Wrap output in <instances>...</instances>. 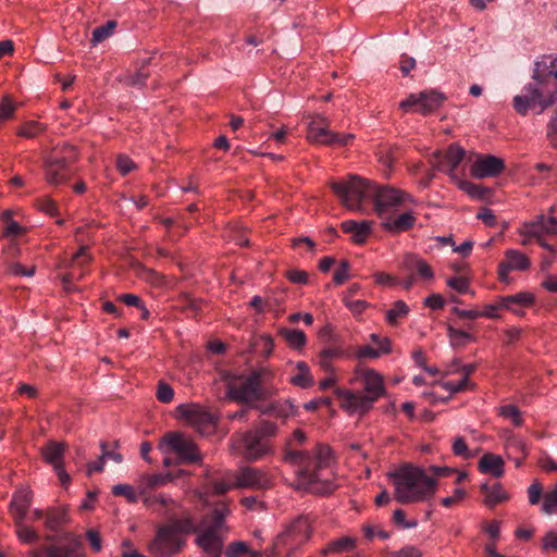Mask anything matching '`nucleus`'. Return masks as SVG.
Here are the masks:
<instances>
[{
	"label": "nucleus",
	"instance_id": "obj_1",
	"mask_svg": "<svg viewBox=\"0 0 557 557\" xmlns=\"http://www.w3.org/2000/svg\"><path fill=\"white\" fill-rule=\"evenodd\" d=\"M285 460L299 467L297 471V488L314 494H329L336 485L331 470V450L319 445L312 454L304 450H288Z\"/></svg>",
	"mask_w": 557,
	"mask_h": 557
},
{
	"label": "nucleus",
	"instance_id": "obj_2",
	"mask_svg": "<svg viewBox=\"0 0 557 557\" xmlns=\"http://www.w3.org/2000/svg\"><path fill=\"white\" fill-rule=\"evenodd\" d=\"M532 79L512 101L515 110L521 115L536 107L541 113L557 101V57L544 55L535 61Z\"/></svg>",
	"mask_w": 557,
	"mask_h": 557
},
{
	"label": "nucleus",
	"instance_id": "obj_3",
	"mask_svg": "<svg viewBox=\"0 0 557 557\" xmlns=\"http://www.w3.org/2000/svg\"><path fill=\"white\" fill-rule=\"evenodd\" d=\"M350 384H359L362 391L337 388L335 394L341 408L350 416H363L386 395L384 376L374 368L358 363L354 368Z\"/></svg>",
	"mask_w": 557,
	"mask_h": 557
},
{
	"label": "nucleus",
	"instance_id": "obj_4",
	"mask_svg": "<svg viewBox=\"0 0 557 557\" xmlns=\"http://www.w3.org/2000/svg\"><path fill=\"white\" fill-rule=\"evenodd\" d=\"M395 499L404 505L424 503L433 498L437 480L424 468L406 465L389 474Z\"/></svg>",
	"mask_w": 557,
	"mask_h": 557
},
{
	"label": "nucleus",
	"instance_id": "obj_5",
	"mask_svg": "<svg viewBox=\"0 0 557 557\" xmlns=\"http://www.w3.org/2000/svg\"><path fill=\"white\" fill-rule=\"evenodd\" d=\"M274 372L262 367L248 375L234 377L227 383V396L236 401L252 403L265 399L277 392L273 384Z\"/></svg>",
	"mask_w": 557,
	"mask_h": 557
},
{
	"label": "nucleus",
	"instance_id": "obj_6",
	"mask_svg": "<svg viewBox=\"0 0 557 557\" xmlns=\"http://www.w3.org/2000/svg\"><path fill=\"white\" fill-rule=\"evenodd\" d=\"M231 515V509L225 502L215 504L211 513L205 516L199 524H196V544L202 550L201 557H221L224 539L221 532L226 531L225 519Z\"/></svg>",
	"mask_w": 557,
	"mask_h": 557
},
{
	"label": "nucleus",
	"instance_id": "obj_7",
	"mask_svg": "<svg viewBox=\"0 0 557 557\" xmlns=\"http://www.w3.org/2000/svg\"><path fill=\"white\" fill-rule=\"evenodd\" d=\"M196 531V523L190 517L175 519L160 527L156 537L148 544V552L153 557H171L185 545V536Z\"/></svg>",
	"mask_w": 557,
	"mask_h": 557
},
{
	"label": "nucleus",
	"instance_id": "obj_8",
	"mask_svg": "<svg viewBox=\"0 0 557 557\" xmlns=\"http://www.w3.org/2000/svg\"><path fill=\"white\" fill-rule=\"evenodd\" d=\"M311 535V522L308 517L294 519L276 536L269 557H290L293 552L305 543Z\"/></svg>",
	"mask_w": 557,
	"mask_h": 557
},
{
	"label": "nucleus",
	"instance_id": "obj_9",
	"mask_svg": "<svg viewBox=\"0 0 557 557\" xmlns=\"http://www.w3.org/2000/svg\"><path fill=\"white\" fill-rule=\"evenodd\" d=\"M275 423L261 421L255 430H251L240 436V455L248 460L255 461L272 453L269 437L276 434Z\"/></svg>",
	"mask_w": 557,
	"mask_h": 557
},
{
	"label": "nucleus",
	"instance_id": "obj_10",
	"mask_svg": "<svg viewBox=\"0 0 557 557\" xmlns=\"http://www.w3.org/2000/svg\"><path fill=\"white\" fill-rule=\"evenodd\" d=\"M331 187L342 205L351 211H362L363 201L372 198L374 193V184L356 175L344 182H334Z\"/></svg>",
	"mask_w": 557,
	"mask_h": 557
},
{
	"label": "nucleus",
	"instance_id": "obj_11",
	"mask_svg": "<svg viewBox=\"0 0 557 557\" xmlns=\"http://www.w3.org/2000/svg\"><path fill=\"white\" fill-rule=\"evenodd\" d=\"M77 159L76 148L72 145H60L45 159V177L51 185L64 183L70 176V165Z\"/></svg>",
	"mask_w": 557,
	"mask_h": 557
},
{
	"label": "nucleus",
	"instance_id": "obj_12",
	"mask_svg": "<svg viewBox=\"0 0 557 557\" xmlns=\"http://www.w3.org/2000/svg\"><path fill=\"white\" fill-rule=\"evenodd\" d=\"M163 455L173 454L177 463H194L201 460V455L194 441L178 432L168 433L159 444Z\"/></svg>",
	"mask_w": 557,
	"mask_h": 557
},
{
	"label": "nucleus",
	"instance_id": "obj_13",
	"mask_svg": "<svg viewBox=\"0 0 557 557\" xmlns=\"http://www.w3.org/2000/svg\"><path fill=\"white\" fill-rule=\"evenodd\" d=\"M372 198L375 212L381 220L400 208H406L407 205L416 203L410 194L389 186L379 187L374 185Z\"/></svg>",
	"mask_w": 557,
	"mask_h": 557
},
{
	"label": "nucleus",
	"instance_id": "obj_14",
	"mask_svg": "<svg viewBox=\"0 0 557 557\" xmlns=\"http://www.w3.org/2000/svg\"><path fill=\"white\" fill-rule=\"evenodd\" d=\"M352 138V134L331 132L327 119L320 114L315 115L308 125L307 139L312 144L346 146Z\"/></svg>",
	"mask_w": 557,
	"mask_h": 557
},
{
	"label": "nucleus",
	"instance_id": "obj_15",
	"mask_svg": "<svg viewBox=\"0 0 557 557\" xmlns=\"http://www.w3.org/2000/svg\"><path fill=\"white\" fill-rule=\"evenodd\" d=\"M176 412L178 418L184 419L201 434H208L215 428L214 417L197 404H181L176 407Z\"/></svg>",
	"mask_w": 557,
	"mask_h": 557
},
{
	"label": "nucleus",
	"instance_id": "obj_16",
	"mask_svg": "<svg viewBox=\"0 0 557 557\" xmlns=\"http://www.w3.org/2000/svg\"><path fill=\"white\" fill-rule=\"evenodd\" d=\"M530 268L531 260L525 253L513 248L507 249L504 252L503 261H500V263L498 264V278L500 282L509 284L511 282L509 276L510 272H524L528 271Z\"/></svg>",
	"mask_w": 557,
	"mask_h": 557
},
{
	"label": "nucleus",
	"instance_id": "obj_17",
	"mask_svg": "<svg viewBox=\"0 0 557 557\" xmlns=\"http://www.w3.org/2000/svg\"><path fill=\"white\" fill-rule=\"evenodd\" d=\"M443 102L441 94L435 91H422L419 94H411L405 100L399 103V108L404 112H410L413 110L422 114H429L437 109Z\"/></svg>",
	"mask_w": 557,
	"mask_h": 557
},
{
	"label": "nucleus",
	"instance_id": "obj_18",
	"mask_svg": "<svg viewBox=\"0 0 557 557\" xmlns=\"http://www.w3.org/2000/svg\"><path fill=\"white\" fill-rule=\"evenodd\" d=\"M369 338L375 347L370 344L360 345L352 354V357L357 359L359 363L367 360H376L382 356L392 352V342L387 336H381L376 333H372Z\"/></svg>",
	"mask_w": 557,
	"mask_h": 557
},
{
	"label": "nucleus",
	"instance_id": "obj_19",
	"mask_svg": "<svg viewBox=\"0 0 557 557\" xmlns=\"http://www.w3.org/2000/svg\"><path fill=\"white\" fill-rule=\"evenodd\" d=\"M505 170L503 159L495 156L479 154L473 160L470 173L475 178L496 177Z\"/></svg>",
	"mask_w": 557,
	"mask_h": 557
},
{
	"label": "nucleus",
	"instance_id": "obj_20",
	"mask_svg": "<svg viewBox=\"0 0 557 557\" xmlns=\"http://www.w3.org/2000/svg\"><path fill=\"white\" fill-rule=\"evenodd\" d=\"M271 484L272 479L267 472L250 467L240 469L235 479V486L238 488L263 490Z\"/></svg>",
	"mask_w": 557,
	"mask_h": 557
},
{
	"label": "nucleus",
	"instance_id": "obj_21",
	"mask_svg": "<svg viewBox=\"0 0 557 557\" xmlns=\"http://www.w3.org/2000/svg\"><path fill=\"white\" fill-rule=\"evenodd\" d=\"M466 151L463 148L451 145L445 153H435V166L437 170L447 173L453 180H458L456 170L465 159Z\"/></svg>",
	"mask_w": 557,
	"mask_h": 557
},
{
	"label": "nucleus",
	"instance_id": "obj_22",
	"mask_svg": "<svg viewBox=\"0 0 557 557\" xmlns=\"http://www.w3.org/2000/svg\"><path fill=\"white\" fill-rule=\"evenodd\" d=\"M33 496V491L28 486H21L14 492L9 507L14 522L27 520V512L29 511Z\"/></svg>",
	"mask_w": 557,
	"mask_h": 557
},
{
	"label": "nucleus",
	"instance_id": "obj_23",
	"mask_svg": "<svg viewBox=\"0 0 557 557\" xmlns=\"http://www.w3.org/2000/svg\"><path fill=\"white\" fill-rule=\"evenodd\" d=\"M30 520H44V525L48 531H57L67 522V512L65 508L52 507L46 511L39 508L32 510Z\"/></svg>",
	"mask_w": 557,
	"mask_h": 557
},
{
	"label": "nucleus",
	"instance_id": "obj_24",
	"mask_svg": "<svg viewBox=\"0 0 557 557\" xmlns=\"http://www.w3.org/2000/svg\"><path fill=\"white\" fill-rule=\"evenodd\" d=\"M414 212L406 209L401 214L394 215L391 213L381 220L382 227L392 234H400L410 230L416 223Z\"/></svg>",
	"mask_w": 557,
	"mask_h": 557
},
{
	"label": "nucleus",
	"instance_id": "obj_25",
	"mask_svg": "<svg viewBox=\"0 0 557 557\" xmlns=\"http://www.w3.org/2000/svg\"><path fill=\"white\" fill-rule=\"evenodd\" d=\"M373 223L368 220L355 221L348 220L342 223V230L351 235L356 244H363L371 234Z\"/></svg>",
	"mask_w": 557,
	"mask_h": 557
},
{
	"label": "nucleus",
	"instance_id": "obj_26",
	"mask_svg": "<svg viewBox=\"0 0 557 557\" xmlns=\"http://www.w3.org/2000/svg\"><path fill=\"white\" fill-rule=\"evenodd\" d=\"M401 269L408 272H416L423 280H432L434 277V273L426 261L413 253H407L404 257Z\"/></svg>",
	"mask_w": 557,
	"mask_h": 557
},
{
	"label": "nucleus",
	"instance_id": "obj_27",
	"mask_svg": "<svg viewBox=\"0 0 557 557\" xmlns=\"http://www.w3.org/2000/svg\"><path fill=\"white\" fill-rule=\"evenodd\" d=\"M535 297L530 292H519L515 295L500 297V306H505V309L521 315L522 311L518 308L530 307L534 304Z\"/></svg>",
	"mask_w": 557,
	"mask_h": 557
},
{
	"label": "nucleus",
	"instance_id": "obj_28",
	"mask_svg": "<svg viewBox=\"0 0 557 557\" xmlns=\"http://www.w3.org/2000/svg\"><path fill=\"white\" fill-rule=\"evenodd\" d=\"M346 352L341 346H327L324 347L317 357V363L319 367L330 373H335V367L333 360L345 357Z\"/></svg>",
	"mask_w": 557,
	"mask_h": 557
},
{
	"label": "nucleus",
	"instance_id": "obj_29",
	"mask_svg": "<svg viewBox=\"0 0 557 557\" xmlns=\"http://www.w3.org/2000/svg\"><path fill=\"white\" fill-rule=\"evenodd\" d=\"M41 455L45 461L53 467V469L64 465L65 444L62 442L49 441L41 447Z\"/></svg>",
	"mask_w": 557,
	"mask_h": 557
},
{
	"label": "nucleus",
	"instance_id": "obj_30",
	"mask_svg": "<svg viewBox=\"0 0 557 557\" xmlns=\"http://www.w3.org/2000/svg\"><path fill=\"white\" fill-rule=\"evenodd\" d=\"M504 459L492 453L484 454L479 461V470L495 478H500L504 474Z\"/></svg>",
	"mask_w": 557,
	"mask_h": 557
},
{
	"label": "nucleus",
	"instance_id": "obj_31",
	"mask_svg": "<svg viewBox=\"0 0 557 557\" xmlns=\"http://www.w3.org/2000/svg\"><path fill=\"white\" fill-rule=\"evenodd\" d=\"M82 544L77 539H73L64 547H49L35 557H82Z\"/></svg>",
	"mask_w": 557,
	"mask_h": 557
},
{
	"label": "nucleus",
	"instance_id": "obj_32",
	"mask_svg": "<svg viewBox=\"0 0 557 557\" xmlns=\"http://www.w3.org/2000/svg\"><path fill=\"white\" fill-rule=\"evenodd\" d=\"M290 383L300 388H309L314 384L310 368L305 361L296 363Z\"/></svg>",
	"mask_w": 557,
	"mask_h": 557
},
{
	"label": "nucleus",
	"instance_id": "obj_33",
	"mask_svg": "<svg viewBox=\"0 0 557 557\" xmlns=\"http://www.w3.org/2000/svg\"><path fill=\"white\" fill-rule=\"evenodd\" d=\"M545 216L539 215L533 221H527L521 224L518 228V234L523 237H534L540 238L544 234H547V228H544Z\"/></svg>",
	"mask_w": 557,
	"mask_h": 557
},
{
	"label": "nucleus",
	"instance_id": "obj_34",
	"mask_svg": "<svg viewBox=\"0 0 557 557\" xmlns=\"http://www.w3.org/2000/svg\"><path fill=\"white\" fill-rule=\"evenodd\" d=\"M262 412L265 414H272L282 420H286L296 414V408L289 399H284L271 404Z\"/></svg>",
	"mask_w": 557,
	"mask_h": 557
},
{
	"label": "nucleus",
	"instance_id": "obj_35",
	"mask_svg": "<svg viewBox=\"0 0 557 557\" xmlns=\"http://www.w3.org/2000/svg\"><path fill=\"white\" fill-rule=\"evenodd\" d=\"M356 546V539L351 536H342L331 541L323 549L322 554H343L351 552Z\"/></svg>",
	"mask_w": 557,
	"mask_h": 557
},
{
	"label": "nucleus",
	"instance_id": "obj_36",
	"mask_svg": "<svg viewBox=\"0 0 557 557\" xmlns=\"http://www.w3.org/2000/svg\"><path fill=\"white\" fill-rule=\"evenodd\" d=\"M146 507L152 510H172L177 507L176 500L168 494L153 493L151 498L146 499Z\"/></svg>",
	"mask_w": 557,
	"mask_h": 557
},
{
	"label": "nucleus",
	"instance_id": "obj_37",
	"mask_svg": "<svg viewBox=\"0 0 557 557\" xmlns=\"http://www.w3.org/2000/svg\"><path fill=\"white\" fill-rule=\"evenodd\" d=\"M409 306L405 301L397 300L389 309L386 310L385 320L389 325L395 326L409 314Z\"/></svg>",
	"mask_w": 557,
	"mask_h": 557
},
{
	"label": "nucleus",
	"instance_id": "obj_38",
	"mask_svg": "<svg viewBox=\"0 0 557 557\" xmlns=\"http://www.w3.org/2000/svg\"><path fill=\"white\" fill-rule=\"evenodd\" d=\"M17 539L24 544H35L39 540V533L29 524L27 520L14 522Z\"/></svg>",
	"mask_w": 557,
	"mask_h": 557
},
{
	"label": "nucleus",
	"instance_id": "obj_39",
	"mask_svg": "<svg viewBox=\"0 0 557 557\" xmlns=\"http://www.w3.org/2000/svg\"><path fill=\"white\" fill-rule=\"evenodd\" d=\"M498 414L510 421L513 426H521L523 424V418L521 410L512 404L503 405L498 408Z\"/></svg>",
	"mask_w": 557,
	"mask_h": 557
},
{
	"label": "nucleus",
	"instance_id": "obj_40",
	"mask_svg": "<svg viewBox=\"0 0 557 557\" xmlns=\"http://www.w3.org/2000/svg\"><path fill=\"white\" fill-rule=\"evenodd\" d=\"M280 333L288 345L295 349L302 348L307 343L306 335L300 330L282 329Z\"/></svg>",
	"mask_w": 557,
	"mask_h": 557
},
{
	"label": "nucleus",
	"instance_id": "obj_41",
	"mask_svg": "<svg viewBox=\"0 0 557 557\" xmlns=\"http://www.w3.org/2000/svg\"><path fill=\"white\" fill-rule=\"evenodd\" d=\"M482 488L485 491V502L488 506H494L507 498V493L499 484H495L492 487L483 485Z\"/></svg>",
	"mask_w": 557,
	"mask_h": 557
},
{
	"label": "nucleus",
	"instance_id": "obj_42",
	"mask_svg": "<svg viewBox=\"0 0 557 557\" xmlns=\"http://www.w3.org/2000/svg\"><path fill=\"white\" fill-rule=\"evenodd\" d=\"M112 494L114 496L124 497L128 503L135 504L138 502V493L136 486L131 484H116L112 486Z\"/></svg>",
	"mask_w": 557,
	"mask_h": 557
},
{
	"label": "nucleus",
	"instance_id": "obj_43",
	"mask_svg": "<svg viewBox=\"0 0 557 557\" xmlns=\"http://www.w3.org/2000/svg\"><path fill=\"white\" fill-rule=\"evenodd\" d=\"M436 384H438L444 389L449 392L450 395L473 388V384L468 379H461L457 382H455V381L437 382Z\"/></svg>",
	"mask_w": 557,
	"mask_h": 557
},
{
	"label": "nucleus",
	"instance_id": "obj_44",
	"mask_svg": "<svg viewBox=\"0 0 557 557\" xmlns=\"http://www.w3.org/2000/svg\"><path fill=\"white\" fill-rule=\"evenodd\" d=\"M45 131V125L37 121L24 123L17 131V135L24 138H34Z\"/></svg>",
	"mask_w": 557,
	"mask_h": 557
},
{
	"label": "nucleus",
	"instance_id": "obj_45",
	"mask_svg": "<svg viewBox=\"0 0 557 557\" xmlns=\"http://www.w3.org/2000/svg\"><path fill=\"white\" fill-rule=\"evenodd\" d=\"M505 448L507 450L508 456L510 457L511 454H521L523 456L527 455V446L524 441L516 435H509L505 443Z\"/></svg>",
	"mask_w": 557,
	"mask_h": 557
},
{
	"label": "nucleus",
	"instance_id": "obj_46",
	"mask_svg": "<svg viewBox=\"0 0 557 557\" xmlns=\"http://www.w3.org/2000/svg\"><path fill=\"white\" fill-rule=\"evenodd\" d=\"M459 188L467 193L472 198L482 199L485 196L486 189L469 181L456 180Z\"/></svg>",
	"mask_w": 557,
	"mask_h": 557
},
{
	"label": "nucleus",
	"instance_id": "obj_47",
	"mask_svg": "<svg viewBox=\"0 0 557 557\" xmlns=\"http://www.w3.org/2000/svg\"><path fill=\"white\" fill-rule=\"evenodd\" d=\"M542 511L546 515H557V484L544 495Z\"/></svg>",
	"mask_w": 557,
	"mask_h": 557
},
{
	"label": "nucleus",
	"instance_id": "obj_48",
	"mask_svg": "<svg viewBox=\"0 0 557 557\" xmlns=\"http://www.w3.org/2000/svg\"><path fill=\"white\" fill-rule=\"evenodd\" d=\"M115 26L114 21H109L106 25L95 28L92 30V44L97 45L111 36Z\"/></svg>",
	"mask_w": 557,
	"mask_h": 557
},
{
	"label": "nucleus",
	"instance_id": "obj_49",
	"mask_svg": "<svg viewBox=\"0 0 557 557\" xmlns=\"http://www.w3.org/2000/svg\"><path fill=\"white\" fill-rule=\"evenodd\" d=\"M136 491L138 493V500L140 499L145 506L146 499L151 498L154 493V488L148 484V480L145 475H141L137 481Z\"/></svg>",
	"mask_w": 557,
	"mask_h": 557
},
{
	"label": "nucleus",
	"instance_id": "obj_50",
	"mask_svg": "<svg viewBox=\"0 0 557 557\" xmlns=\"http://www.w3.org/2000/svg\"><path fill=\"white\" fill-rule=\"evenodd\" d=\"M448 336L451 345L454 346H462L472 341V336L469 333L454 327L448 329Z\"/></svg>",
	"mask_w": 557,
	"mask_h": 557
},
{
	"label": "nucleus",
	"instance_id": "obj_51",
	"mask_svg": "<svg viewBox=\"0 0 557 557\" xmlns=\"http://www.w3.org/2000/svg\"><path fill=\"white\" fill-rule=\"evenodd\" d=\"M451 449L456 456L462 457L463 459H470L473 456L469 450L465 438L461 436L454 438Z\"/></svg>",
	"mask_w": 557,
	"mask_h": 557
},
{
	"label": "nucleus",
	"instance_id": "obj_52",
	"mask_svg": "<svg viewBox=\"0 0 557 557\" xmlns=\"http://www.w3.org/2000/svg\"><path fill=\"white\" fill-rule=\"evenodd\" d=\"M145 476L148 480V484L156 488L162 487L166 485L169 482L173 480V476L169 473L162 474V473H152V474H145Z\"/></svg>",
	"mask_w": 557,
	"mask_h": 557
},
{
	"label": "nucleus",
	"instance_id": "obj_53",
	"mask_svg": "<svg viewBox=\"0 0 557 557\" xmlns=\"http://www.w3.org/2000/svg\"><path fill=\"white\" fill-rule=\"evenodd\" d=\"M249 552V547L245 542L238 541L231 543L225 550L226 557H242Z\"/></svg>",
	"mask_w": 557,
	"mask_h": 557
},
{
	"label": "nucleus",
	"instance_id": "obj_54",
	"mask_svg": "<svg viewBox=\"0 0 557 557\" xmlns=\"http://www.w3.org/2000/svg\"><path fill=\"white\" fill-rule=\"evenodd\" d=\"M394 522L403 529H414L418 525L417 520H407L403 509H396L393 513Z\"/></svg>",
	"mask_w": 557,
	"mask_h": 557
},
{
	"label": "nucleus",
	"instance_id": "obj_55",
	"mask_svg": "<svg viewBox=\"0 0 557 557\" xmlns=\"http://www.w3.org/2000/svg\"><path fill=\"white\" fill-rule=\"evenodd\" d=\"M173 397H174L173 388L168 383L160 382L158 384V388H157L158 400L166 404V403L172 401Z\"/></svg>",
	"mask_w": 557,
	"mask_h": 557
},
{
	"label": "nucleus",
	"instance_id": "obj_56",
	"mask_svg": "<svg viewBox=\"0 0 557 557\" xmlns=\"http://www.w3.org/2000/svg\"><path fill=\"white\" fill-rule=\"evenodd\" d=\"M543 494V485L534 480L531 485L528 487V498L531 505L539 504L541 496Z\"/></svg>",
	"mask_w": 557,
	"mask_h": 557
},
{
	"label": "nucleus",
	"instance_id": "obj_57",
	"mask_svg": "<svg viewBox=\"0 0 557 557\" xmlns=\"http://www.w3.org/2000/svg\"><path fill=\"white\" fill-rule=\"evenodd\" d=\"M373 276H374L375 283L381 286L394 287V286L399 285V280L396 276H393L388 273L377 272Z\"/></svg>",
	"mask_w": 557,
	"mask_h": 557
},
{
	"label": "nucleus",
	"instance_id": "obj_58",
	"mask_svg": "<svg viewBox=\"0 0 557 557\" xmlns=\"http://www.w3.org/2000/svg\"><path fill=\"white\" fill-rule=\"evenodd\" d=\"M343 301L345 306L355 314L361 313L368 306V304L364 300H355L348 295H344Z\"/></svg>",
	"mask_w": 557,
	"mask_h": 557
},
{
	"label": "nucleus",
	"instance_id": "obj_59",
	"mask_svg": "<svg viewBox=\"0 0 557 557\" xmlns=\"http://www.w3.org/2000/svg\"><path fill=\"white\" fill-rule=\"evenodd\" d=\"M116 168L121 174L126 175L136 168V164L129 157L120 154L116 159Z\"/></svg>",
	"mask_w": 557,
	"mask_h": 557
},
{
	"label": "nucleus",
	"instance_id": "obj_60",
	"mask_svg": "<svg viewBox=\"0 0 557 557\" xmlns=\"http://www.w3.org/2000/svg\"><path fill=\"white\" fill-rule=\"evenodd\" d=\"M505 309V306H500V297L494 302L484 306V309L480 311L481 317L490 319H498V311Z\"/></svg>",
	"mask_w": 557,
	"mask_h": 557
},
{
	"label": "nucleus",
	"instance_id": "obj_61",
	"mask_svg": "<svg viewBox=\"0 0 557 557\" xmlns=\"http://www.w3.org/2000/svg\"><path fill=\"white\" fill-rule=\"evenodd\" d=\"M349 278V264L347 261H342L339 267L335 270L333 280L337 285H342Z\"/></svg>",
	"mask_w": 557,
	"mask_h": 557
},
{
	"label": "nucleus",
	"instance_id": "obj_62",
	"mask_svg": "<svg viewBox=\"0 0 557 557\" xmlns=\"http://www.w3.org/2000/svg\"><path fill=\"white\" fill-rule=\"evenodd\" d=\"M542 549L545 552H557V532H547L542 541Z\"/></svg>",
	"mask_w": 557,
	"mask_h": 557
},
{
	"label": "nucleus",
	"instance_id": "obj_63",
	"mask_svg": "<svg viewBox=\"0 0 557 557\" xmlns=\"http://www.w3.org/2000/svg\"><path fill=\"white\" fill-rule=\"evenodd\" d=\"M25 233V228L20 225L16 221H9L3 230V236L8 238H14Z\"/></svg>",
	"mask_w": 557,
	"mask_h": 557
},
{
	"label": "nucleus",
	"instance_id": "obj_64",
	"mask_svg": "<svg viewBox=\"0 0 557 557\" xmlns=\"http://www.w3.org/2000/svg\"><path fill=\"white\" fill-rule=\"evenodd\" d=\"M447 285L449 287H451L453 289L457 290L458 293H461V294L467 293L468 292V287H469L468 281L465 277H461V276L450 277L447 281Z\"/></svg>",
	"mask_w": 557,
	"mask_h": 557
}]
</instances>
